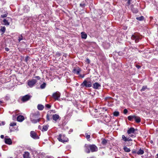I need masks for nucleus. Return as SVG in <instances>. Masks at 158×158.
I'll return each mask as SVG.
<instances>
[{"mask_svg":"<svg viewBox=\"0 0 158 158\" xmlns=\"http://www.w3.org/2000/svg\"><path fill=\"white\" fill-rule=\"evenodd\" d=\"M30 136L32 138L35 139H39V137L37 134L33 131H32L30 132Z\"/></svg>","mask_w":158,"mask_h":158,"instance_id":"1a4fd4ad","label":"nucleus"},{"mask_svg":"<svg viewBox=\"0 0 158 158\" xmlns=\"http://www.w3.org/2000/svg\"><path fill=\"white\" fill-rule=\"evenodd\" d=\"M1 154L0 153V158L1 157Z\"/></svg>","mask_w":158,"mask_h":158,"instance_id":"052dcab7","label":"nucleus"},{"mask_svg":"<svg viewBox=\"0 0 158 158\" xmlns=\"http://www.w3.org/2000/svg\"><path fill=\"white\" fill-rule=\"evenodd\" d=\"M23 158H30L29 153L28 152H25L23 155Z\"/></svg>","mask_w":158,"mask_h":158,"instance_id":"6ab92c4d","label":"nucleus"},{"mask_svg":"<svg viewBox=\"0 0 158 158\" xmlns=\"http://www.w3.org/2000/svg\"><path fill=\"white\" fill-rule=\"evenodd\" d=\"M129 139H130V138H129H129H127V140H129Z\"/></svg>","mask_w":158,"mask_h":158,"instance_id":"bf43d9fd","label":"nucleus"},{"mask_svg":"<svg viewBox=\"0 0 158 158\" xmlns=\"http://www.w3.org/2000/svg\"><path fill=\"white\" fill-rule=\"evenodd\" d=\"M132 154H136V153H137V152L136 151V150H135V149H134V150H133L132 151Z\"/></svg>","mask_w":158,"mask_h":158,"instance_id":"58836bf2","label":"nucleus"},{"mask_svg":"<svg viewBox=\"0 0 158 158\" xmlns=\"http://www.w3.org/2000/svg\"><path fill=\"white\" fill-rule=\"evenodd\" d=\"M1 138L2 139H3L4 138V136L3 135H1L0 136Z\"/></svg>","mask_w":158,"mask_h":158,"instance_id":"603ef678","label":"nucleus"},{"mask_svg":"<svg viewBox=\"0 0 158 158\" xmlns=\"http://www.w3.org/2000/svg\"><path fill=\"white\" fill-rule=\"evenodd\" d=\"M157 157H156V158H158V154H157Z\"/></svg>","mask_w":158,"mask_h":158,"instance_id":"13d9d810","label":"nucleus"},{"mask_svg":"<svg viewBox=\"0 0 158 158\" xmlns=\"http://www.w3.org/2000/svg\"><path fill=\"white\" fill-rule=\"evenodd\" d=\"M31 97L32 96L30 95H26L23 97L21 100L23 102H25L29 100Z\"/></svg>","mask_w":158,"mask_h":158,"instance_id":"6e6552de","label":"nucleus"},{"mask_svg":"<svg viewBox=\"0 0 158 158\" xmlns=\"http://www.w3.org/2000/svg\"><path fill=\"white\" fill-rule=\"evenodd\" d=\"M48 127L49 125H44L43 126L42 131H47L48 130Z\"/></svg>","mask_w":158,"mask_h":158,"instance_id":"a211bd4d","label":"nucleus"},{"mask_svg":"<svg viewBox=\"0 0 158 158\" xmlns=\"http://www.w3.org/2000/svg\"><path fill=\"white\" fill-rule=\"evenodd\" d=\"M85 152L87 153H89L90 152V150L89 149H87L85 150Z\"/></svg>","mask_w":158,"mask_h":158,"instance_id":"37998d69","label":"nucleus"},{"mask_svg":"<svg viewBox=\"0 0 158 158\" xmlns=\"http://www.w3.org/2000/svg\"><path fill=\"white\" fill-rule=\"evenodd\" d=\"M135 115H130L127 118L129 120L132 121V120L134 119Z\"/></svg>","mask_w":158,"mask_h":158,"instance_id":"b1692460","label":"nucleus"},{"mask_svg":"<svg viewBox=\"0 0 158 158\" xmlns=\"http://www.w3.org/2000/svg\"><path fill=\"white\" fill-rule=\"evenodd\" d=\"M143 153L144 151L141 148L137 152V154L139 155H142L143 154Z\"/></svg>","mask_w":158,"mask_h":158,"instance_id":"393cba45","label":"nucleus"},{"mask_svg":"<svg viewBox=\"0 0 158 158\" xmlns=\"http://www.w3.org/2000/svg\"><path fill=\"white\" fill-rule=\"evenodd\" d=\"M128 111L126 109H125L123 110V113L125 114H126L127 113Z\"/></svg>","mask_w":158,"mask_h":158,"instance_id":"a19ab883","label":"nucleus"},{"mask_svg":"<svg viewBox=\"0 0 158 158\" xmlns=\"http://www.w3.org/2000/svg\"><path fill=\"white\" fill-rule=\"evenodd\" d=\"M40 113L38 111L31 113L30 115V118L31 121L33 123H36L39 122V119Z\"/></svg>","mask_w":158,"mask_h":158,"instance_id":"f257e3e1","label":"nucleus"},{"mask_svg":"<svg viewBox=\"0 0 158 158\" xmlns=\"http://www.w3.org/2000/svg\"><path fill=\"white\" fill-rule=\"evenodd\" d=\"M136 19L139 21H142L144 19V17L143 16H140V17L136 18Z\"/></svg>","mask_w":158,"mask_h":158,"instance_id":"2f4dec72","label":"nucleus"},{"mask_svg":"<svg viewBox=\"0 0 158 158\" xmlns=\"http://www.w3.org/2000/svg\"><path fill=\"white\" fill-rule=\"evenodd\" d=\"M87 147L89 148L91 152H93L98 151V148L95 145H89L87 146Z\"/></svg>","mask_w":158,"mask_h":158,"instance_id":"0eeeda50","label":"nucleus"},{"mask_svg":"<svg viewBox=\"0 0 158 158\" xmlns=\"http://www.w3.org/2000/svg\"><path fill=\"white\" fill-rule=\"evenodd\" d=\"M132 140L131 139H130L129 140H127V141H131Z\"/></svg>","mask_w":158,"mask_h":158,"instance_id":"864d4df0","label":"nucleus"},{"mask_svg":"<svg viewBox=\"0 0 158 158\" xmlns=\"http://www.w3.org/2000/svg\"><path fill=\"white\" fill-rule=\"evenodd\" d=\"M57 139L59 141L62 143L67 142L68 141V139L63 134L59 135Z\"/></svg>","mask_w":158,"mask_h":158,"instance_id":"20e7f679","label":"nucleus"},{"mask_svg":"<svg viewBox=\"0 0 158 158\" xmlns=\"http://www.w3.org/2000/svg\"><path fill=\"white\" fill-rule=\"evenodd\" d=\"M60 93L58 91L52 94V98L55 100L60 101Z\"/></svg>","mask_w":158,"mask_h":158,"instance_id":"39448f33","label":"nucleus"},{"mask_svg":"<svg viewBox=\"0 0 158 158\" xmlns=\"http://www.w3.org/2000/svg\"><path fill=\"white\" fill-rule=\"evenodd\" d=\"M23 37L22 36V35H21L20 36H19V37L18 41L19 42L21 40H23Z\"/></svg>","mask_w":158,"mask_h":158,"instance_id":"c9c22d12","label":"nucleus"},{"mask_svg":"<svg viewBox=\"0 0 158 158\" xmlns=\"http://www.w3.org/2000/svg\"><path fill=\"white\" fill-rule=\"evenodd\" d=\"M45 106L47 108H50L51 107V106L49 104H47L45 105Z\"/></svg>","mask_w":158,"mask_h":158,"instance_id":"ea45409f","label":"nucleus"},{"mask_svg":"<svg viewBox=\"0 0 158 158\" xmlns=\"http://www.w3.org/2000/svg\"><path fill=\"white\" fill-rule=\"evenodd\" d=\"M122 138L123 140L124 141H127V138L124 135H123L122 136Z\"/></svg>","mask_w":158,"mask_h":158,"instance_id":"72a5a7b5","label":"nucleus"},{"mask_svg":"<svg viewBox=\"0 0 158 158\" xmlns=\"http://www.w3.org/2000/svg\"><path fill=\"white\" fill-rule=\"evenodd\" d=\"M35 78H37L38 80H40V77L39 76H36L35 77Z\"/></svg>","mask_w":158,"mask_h":158,"instance_id":"a18cd8bd","label":"nucleus"},{"mask_svg":"<svg viewBox=\"0 0 158 158\" xmlns=\"http://www.w3.org/2000/svg\"><path fill=\"white\" fill-rule=\"evenodd\" d=\"M24 117L22 115H19L17 118L18 121L20 122L23 121L24 119Z\"/></svg>","mask_w":158,"mask_h":158,"instance_id":"f3484780","label":"nucleus"},{"mask_svg":"<svg viewBox=\"0 0 158 158\" xmlns=\"http://www.w3.org/2000/svg\"><path fill=\"white\" fill-rule=\"evenodd\" d=\"M127 3L129 5H130L131 4V0H127Z\"/></svg>","mask_w":158,"mask_h":158,"instance_id":"c03bdc74","label":"nucleus"},{"mask_svg":"<svg viewBox=\"0 0 158 158\" xmlns=\"http://www.w3.org/2000/svg\"><path fill=\"white\" fill-rule=\"evenodd\" d=\"M79 76L81 77L82 78H83L85 76V74H83V75H81L80 74H79Z\"/></svg>","mask_w":158,"mask_h":158,"instance_id":"de8ad7c7","label":"nucleus"},{"mask_svg":"<svg viewBox=\"0 0 158 158\" xmlns=\"http://www.w3.org/2000/svg\"><path fill=\"white\" fill-rule=\"evenodd\" d=\"M92 84L90 79L88 78L85 79L81 83V86L82 87L90 88L92 86Z\"/></svg>","mask_w":158,"mask_h":158,"instance_id":"f03ea898","label":"nucleus"},{"mask_svg":"<svg viewBox=\"0 0 158 158\" xmlns=\"http://www.w3.org/2000/svg\"><path fill=\"white\" fill-rule=\"evenodd\" d=\"M90 60L88 58L86 60V62L88 64H89L90 63Z\"/></svg>","mask_w":158,"mask_h":158,"instance_id":"79ce46f5","label":"nucleus"},{"mask_svg":"<svg viewBox=\"0 0 158 158\" xmlns=\"http://www.w3.org/2000/svg\"><path fill=\"white\" fill-rule=\"evenodd\" d=\"M81 70L79 68L77 67L74 69L73 70V72L74 73H76L77 75H79Z\"/></svg>","mask_w":158,"mask_h":158,"instance_id":"f8f14e48","label":"nucleus"},{"mask_svg":"<svg viewBox=\"0 0 158 158\" xmlns=\"http://www.w3.org/2000/svg\"><path fill=\"white\" fill-rule=\"evenodd\" d=\"M147 88V87L146 86H143L142 89H141V91H144Z\"/></svg>","mask_w":158,"mask_h":158,"instance_id":"4c0bfd02","label":"nucleus"},{"mask_svg":"<svg viewBox=\"0 0 158 158\" xmlns=\"http://www.w3.org/2000/svg\"><path fill=\"white\" fill-rule=\"evenodd\" d=\"M85 136L86 138L88 139V140H90L89 139L90 137V135L88 134V133L85 134Z\"/></svg>","mask_w":158,"mask_h":158,"instance_id":"f704fd0d","label":"nucleus"},{"mask_svg":"<svg viewBox=\"0 0 158 158\" xmlns=\"http://www.w3.org/2000/svg\"><path fill=\"white\" fill-rule=\"evenodd\" d=\"M123 149L125 152H129L130 151V150L129 148H127L126 146H125L123 147Z\"/></svg>","mask_w":158,"mask_h":158,"instance_id":"a878e982","label":"nucleus"},{"mask_svg":"<svg viewBox=\"0 0 158 158\" xmlns=\"http://www.w3.org/2000/svg\"><path fill=\"white\" fill-rule=\"evenodd\" d=\"M2 125H5V123L4 122H2Z\"/></svg>","mask_w":158,"mask_h":158,"instance_id":"5fc2aeb1","label":"nucleus"},{"mask_svg":"<svg viewBox=\"0 0 158 158\" xmlns=\"http://www.w3.org/2000/svg\"><path fill=\"white\" fill-rule=\"evenodd\" d=\"M44 106L42 105L38 104L37 106V108L39 110H42L44 109Z\"/></svg>","mask_w":158,"mask_h":158,"instance_id":"4be33fe9","label":"nucleus"},{"mask_svg":"<svg viewBox=\"0 0 158 158\" xmlns=\"http://www.w3.org/2000/svg\"><path fill=\"white\" fill-rule=\"evenodd\" d=\"M4 141L6 144L8 145H11L12 143V140L10 138H5L4 139Z\"/></svg>","mask_w":158,"mask_h":158,"instance_id":"ddd939ff","label":"nucleus"},{"mask_svg":"<svg viewBox=\"0 0 158 158\" xmlns=\"http://www.w3.org/2000/svg\"><path fill=\"white\" fill-rule=\"evenodd\" d=\"M5 50L6 51H9V49L7 48H5Z\"/></svg>","mask_w":158,"mask_h":158,"instance_id":"6e6d98bb","label":"nucleus"},{"mask_svg":"<svg viewBox=\"0 0 158 158\" xmlns=\"http://www.w3.org/2000/svg\"><path fill=\"white\" fill-rule=\"evenodd\" d=\"M130 7L133 13H136L138 12V11L137 9L136 8H135L134 7V6L133 5H132Z\"/></svg>","mask_w":158,"mask_h":158,"instance_id":"dca6fc26","label":"nucleus"},{"mask_svg":"<svg viewBox=\"0 0 158 158\" xmlns=\"http://www.w3.org/2000/svg\"><path fill=\"white\" fill-rule=\"evenodd\" d=\"M52 119L55 121V122H57L58 120H60V116L58 114H53L52 115Z\"/></svg>","mask_w":158,"mask_h":158,"instance_id":"9b49d317","label":"nucleus"},{"mask_svg":"<svg viewBox=\"0 0 158 158\" xmlns=\"http://www.w3.org/2000/svg\"><path fill=\"white\" fill-rule=\"evenodd\" d=\"M142 38L141 36L138 33H135L132 35L131 37V39L133 40H135V43L138 42L139 40Z\"/></svg>","mask_w":158,"mask_h":158,"instance_id":"7ed1b4c3","label":"nucleus"},{"mask_svg":"<svg viewBox=\"0 0 158 158\" xmlns=\"http://www.w3.org/2000/svg\"><path fill=\"white\" fill-rule=\"evenodd\" d=\"M101 86V85L98 83L96 82L93 84V88L95 89H98Z\"/></svg>","mask_w":158,"mask_h":158,"instance_id":"2eb2a0df","label":"nucleus"},{"mask_svg":"<svg viewBox=\"0 0 158 158\" xmlns=\"http://www.w3.org/2000/svg\"><path fill=\"white\" fill-rule=\"evenodd\" d=\"M37 82V81L35 79L29 80L27 81V85L30 87L32 88L35 85Z\"/></svg>","mask_w":158,"mask_h":158,"instance_id":"423d86ee","label":"nucleus"},{"mask_svg":"<svg viewBox=\"0 0 158 158\" xmlns=\"http://www.w3.org/2000/svg\"><path fill=\"white\" fill-rule=\"evenodd\" d=\"M6 30V27H1L0 31L2 32V34H3Z\"/></svg>","mask_w":158,"mask_h":158,"instance_id":"cd10ccee","label":"nucleus"},{"mask_svg":"<svg viewBox=\"0 0 158 158\" xmlns=\"http://www.w3.org/2000/svg\"><path fill=\"white\" fill-rule=\"evenodd\" d=\"M16 123L15 122H12L10 124V126L13 127L14 126H15L16 125Z\"/></svg>","mask_w":158,"mask_h":158,"instance_id":"e433bc0d","label":"nucleus"},{"mask_svg":"<svg viewBox=\"0 0 158 158\" xmlns=\"http://www.w3.org/2000/svg\"><path fill=\"white\" fill-rule=\"evenodd\" d=\"M8 15V13L6 12H5L4 14L1 15V17L2 18H5L7 17Z\"/></svg>","mask_w":158,"mask_h":158,"instance_id":"c85d7f7f","label":"nucleus"},{"mask_svg":"<svg viewBox=\"0 0 158 158\" xmlns=\"http://www.w3.org/2000/svg\"><path fill=\"white\" fill-rule=\"evenodd\" d=\"M135 129L133 127H131L130 129H129L127 131V133L128 134H130L131 133H134L135 132Z\"/></svg>","mask_w":158,"mask_h":158,"instance_id":"4468645a","label":"nucleus"},{"mask_svg":"<svg viewBox=\"0 0 158 158\" xmlns=\"http://www.w3.org/2000/svg\"><path fill=\"white\" fill-rule=\"evenodd\" d=\"M113 114L114 116H118L119 115V112L118 111H114L113 113Z\"/></svg>","mask_w":158,"mask_h":158,"instance_id":"473e14b6","label":"nucleus"},{"mask_svg":"<svg viewBox=\"0 0 158 158\" xmlns=\"http://www.w3.org/2000/svg\"><path fill=\"white\" fill-rule=\"evenodd\" d=\"M129 136H131V137H133V138L135 137V136L133 135H130Z\"/></svg>","mask_w":158,"mask_h":158,"instance_id":"3c124183","label":"nucleus"},{"mask_svg":"<svg viewBox=\"0 0 158 158\" xmlns=\"http://www.w3.org/2000/svg\"><path fill=\"white\" fill-rule=\"evenodd\" d=\"M46 83H44L43 84H41L40 86V87L41 89H44L46 86Z\"/></svg>","mask_w":158,"mask_h":158,"instance_id":"c756f323","label":"nucleus"},{"mask_svg":"<svg viewBox=\"0 0 158 158\" xmlns=\"http://www.w3.org/2000/svg\"><path fill=\"white\" fill-rule=\"evenodd\" d=\"M107 143V140L105 139H103L102 143L103 145H106Z\"/></svg>","mask_w":158,"mask_h":158,"instance_id":"7c9ffc66","label":"nucleus"},{"mask_svg":"<svg viewBox=\"0 0 158 158\" xmlns=\"http://www.w3.org/2000/svg\"><path fill=\"white\" fill-rule=\"evenodd\" d=\"M28 60V56H27L25 58V61L26 62H27Z\"/></svg>","mask_w":158,"mask_h":158,"instance_id":"49530a36","label":"nucleus"},{"mask_svg":"<svg viewBox=\"0 0 158 158\" xmlns=\"http://www.w3.org/2000/svg\"><path fill=\"white\" fill-rule=\"evenodd\" d=\"M85 4H84L81 3L80 4V6L81 7H84L85 6Z\"/></svg>","mask_w":158,"mask_h":158,"instance_id":"09e8293b","label":"nucleus"},{"mask_svg":"<svg viewBox=\"0 0 158 158\" xmlns=\"http://www.w3.org/2000/svg\"><path fill=\"white\" fill-rule=\"evenodd\" d=\"M81 36L82 39H85L87 37V34L84 32H81Z\"/></svg>","mask_w":158,"mask_h":158,"instance_id":"aec40b11","label":"nucleus"},{"mask_svg":"<svg viewBox=\"0 0 158 158\" xmlns=\"http://www.w3.org/2000/svg\"><path fill=\"white\" fill-rule=\"evenodd\" d=\"M136 67L138 69H139L141 67L140 65H136Z\"/></svg>","mask_w":158,"mask_h":158,"instance_id":"8fccbe9b","label":"nucleus"},{"mask_svg":"<svg viewBox=\"0 0 158 158\" xmlns=\"http://www.w3.org/2000/svg\"><path fill=\"white\" fill-rule=\"evenodd\" d=\"M135 122L137 123H139L140 122L141 119L139 117H137L135 116V118L134 119Z\"/></svg>","mask_w":158,"mask_h":158,"instance_id":"412c9836","label":"nucleus"},{"mask_svg":"<svg viewBox=\"0 0 158 158\" xmlns=\"http://www.w3.org/2000/svg\"><path fill=\"white\" fill-rule=\"evenodd\" d=\"M52 114H50V115H48V114H47V115L46 116V118L47 120L48 121L50 120V119L52 118Z\"/></svg>","mask_w":158,"mask_h":158,"instance_id":"5701e85b","label":"nucleus"},{"mask_svg":"<svg viewBox=\"0 0 158 158\" xmlns=\"http://www.w3.org/2000/svg\"><path fill=\"white\" fill-rule=\"evenodd\" d=\"M2 103V101H0V105Z\"/></svg>","mask_w":158,"mask_h":158,"instance_id":"4d7b16f0","label":"nucleus"},{"mask_svg":"<svg viewBox=\"0 0 158 158\" xmlns=\"http://www.w3.org/2000/svg\"><path fill=\"white\" fill-rule=\"evenodd\" d=\"M9 21H12V19L10 18H7L6 19H4L3 20V24L6 26H8L10 25Z\"/></svg>","mask_w":158,"mask_h":158,"instance_id":"9d476101","label":"nucleus"},{"mask_svg":"<svg viewBox=\"0 0 158 158\" xmlns=\"http://www.w3.org/2000/svg\"><path fill=\"white\" fill-rule=\"evenodd\" d=\"M56 113V111L55 110H50L48 111L47 114H48V115H50V114H52L55 113Z\"/></svg>","mask_w":158,"mask_h":158,"instance_id":"bb28decb","label":"nucleus"}]
</instances>
